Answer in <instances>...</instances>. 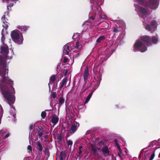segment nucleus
Wrapping results in <instances>:
<instances>
[{"label": "nucleus", "instance_id": "14", "mask_svg": "<svg viewBox=\"0 0 160 160\" xmlns=\"http://www.w3.org/2000/svg\"><path fill=\"white\" fill-rule=\"evenodd\" d=\"M67 80L68 78L67 77H65L62 80L61 82V85L60 87V90H61L62 89L63 87L64 86L66 85L67 82Z\"/></svg>", "mask_w": 160, "mask_h": 160}, {"label": "nucleus", "instance_id": "18", "mask_svg": "<svg viewBox=\"0 0 160 160\" xmlns=\"http://www.w3.org/2000/svg\"><path fill=\"white\" fill-rule=\"evenodd\" d=\"M89 75L88 70V69H85L83 74L84 79L87 80Z\"/></svg>", "mask_w": 160, "mask_h": 160}, {"label": "nucleus", "instance_id": "11", "mask_svg": "<svg viewBox=\"0 0 160 160\" xmlns=\"http://www.w3.org/2000/svg\"><path fill=\"white\" fill-rule=\"evenodd\" d=\"M44 128L41 126L38 127V134L39 137H41L44 133Z\"/></svg>", "mask_w": 160, "mask_h": 160}, {"label": "nucleus", "instance_id": "22", "mask_svg": "<svg viewBox=\"0 0 160 160\" xmlns=\"http://www.w3.org/2000/svg\"><path fill=\"white\" fill-rule=\"evenodd\" d=\"M56 79L55 75H52L50 78L49 80L51 83H54Z\"/></svg>", "mask_w": 160, "mask_h": 160}, {"label": "nucleus", "instance_id": "57", "mask_svg": "<svg viewBox=\"0 0 160 160\" xmlns=\"http://www.w3.org/2000/svg\"><path fill=\"white\" fill-rule=\"evenodd\" d=\"M97 148V149H98L99 151V150H101V149H100V148Z\"/></svg>", "mask_w": 160, "mask_h": 160}, {"label": "nucleus", "instance_id": "34", "mask_svg": "<svg viewBox=\"0 0 160 160\" xmlns=\"http://www.w3.org/2000/svg\"><path fill=\"white\" fill-rule=\"evenodd\" d=\"M139 2H140V4H142V5H143L145 7H147L148 6L147 5H144V0H138Z\"/></svg>", "mask_w": 160, "mask_h": 160}, {"label": "nucleus", "instance_id": "1", "mask_svg": "<svg viewBox=\"0 0 160 160\" xmlns=\"http://www.w3.org/2000/svg\"><path fill=\"white\" fill-rule=\"evenodd\" d=\"M1 52L3 57L0 55V89L3 98L7 101L8 104L12 108L15 109L13 105L15 100L14 96L15 91L13 86V81L8 77V69L6 68V58L9 52L8 46L4 44L0 48Z\"/></svg>", "mask_w": 160, "mask_h": 160}, {"label": "nucleus", "instance_id": "9", "mask_svg": "<svg viewBox=\"0 0 160 160\" xmlns=\"http://www.w3.org/2000/svg\"><path fill=\"white\" fill-rule=\"evenodd\" d=\"M139 10L140 12L143 15H150V12L148 10L142 7H140L139 8Z\"/></svg>", "mask_w": 160, "mask_h": 160}, {"label": "nucleus", "instance_id": "50", "mask_svg": "<svg viewBox=\"0 0 160 160\" xmlns=\"http://www.w3.org/2000/svg\"><path fill=\"white\" fill-rule=\"evenodd\" d=\"M84 83H85V84H86V83H87V80H85V79H84Z\"/></svg>", "mask_w": 160, "mask_h": 160}, {"label": "nucleus", "instance_id": "2", "mask_svg": "<svg viewBox=\"0 0 160 160\" xmlns=\"http://www.w3.org/2000/svg\"><path fill=\"white\" fill-rule=\"evenodd\" d=\"M140 38V40H137L134 44L133 50L144 52L147 50L146 46L151 45V38L150 36L145 35L141 36Z\"/></svg>", "mask_w": 160, "mask_h": 160}, {"label": "nucleus", "instance_id": "37", "mask_svg": "<svg viewBox=\"0 0 160 160\" xmlns=\"http://www.w3.org/2000/svg\"><path fill=\"white\" fill-rule=\"evenodd\" d=\"M27 148L28 150H29L28 152H29L32 151V148L31 145H28V146Z\"/></svg>", "mask_w": 160, "mask_h": 160}, {"label": "nucleus", "instance_id": "40", "mask_svg": "<svg viewBox=\"0 0 160 160\" xmlns=\"http://www.w3.org/2000/svg\"><path fill=\"white\" fill-rule=\"evenodd\" d=\"M68 61V58L66 57H64L63 58V62L65 63H66Z\"/></svg>", "mask_w": 160, "mask_h": 160}, {"label": "nucleus", "instance_id": "28", "mask_svg": "<svg viewBox=\"0 0 160 160\" xmlns=\"http://www.w3.org/2000/svg\"><path fill=\"white\" fill-rule=\"evenodd\" d=\"M45 154L49 157V152L48 149L46 148H45L43 150Z\"/></svg>", "mask_w": 160, "mask_h": 160}, {"label": "nucleus", "instance_id": "6", "mask_svg": "<svg viewBox=\"0 0 160 160\" xmlns=\"http://www.w3.org/2000/svg\"><path fill=\"white\" fill-rule=\"evenodd\" d=\"M79 126V124L78 122H75L73 123L72 125L69 130L70 133L72 134L74 133L77 130Z\"/></svg>", "mask_w": 160, "mask_h": 160}, {"label": "nucleus", "instance_id": "59", "mask_svg": "<svg viewBox=\"0 0 160 160\" xmlns=\"http://www.w3.org/2000/svg\"><path fill=\"white\" fill-rule=\"evenodd\" d=\"M50 83V82H49V83L48 84V86H49V88L50 87V85H49Z\"/></svg>", "mask_w": 160, "mask_h": 160}, {"label": "nucleus", "instance_id": "47", "mask_svg": "<svg viewBox=\"0 0 160 160\" xmlns=\"http://www.w3.org/2000/svg\"><path fill=\"white\" fill-rule=\"evenodd\" d=\"M82 152V151L81 150V149H79V151L78 152V154L79 155H80Z\"/></svg>", "mask_w": 160, "mask_h": 160}, {"label": "nucleus", "instance_id": "25", "mask_svg": "<svg viewBox=\"0 0 160 160\" xmlns=\"http://www.w3.org/2000/svg\"><path fill=\"white\" fill-rule=\"evenodd\" d=\"M59 104L61 105L64 103L65 100L62 97L58 99Z\"/></svg>", "mask_w": 160, "mask_h": 160}, {"label": "nucleus", "instance_id": "12", "mask_svg": "<svg viewBox=\"0 0 160 160\" xmlns=\"http://www.w3.org/2000/svg\"><path fill=\"white\" fill-rule=\"evenodd\" d=\"M59 118L56 115L53 116L52 118L51 122L54 125H56L58 122Z\"/></svg>", "mask_w": 160, "mask_h": 160}, {"label": "nucleus", "instance_id": "42", "mask_svg": "<svg viewBox=\"0 0 160 160\" xmlns=\"http://www.w3.org/2000/svg\"><path fill=\"white\" fill-rule=\"evenodd\" d=\"M57 139L60 140V141H62V137L61 135H59L58 136V137H57Z\"/></svg>", "mask_w": 160, "mask_h": 160}, {"label": "nucleus", "instance_id": "58", "mask_svg": "<svg viewBox=\"0 0 160 160\" xmlns=\"http://www.w3.org/2000/svg\"><path fill=\"white\" fill-rule=\"evenodd\" d=\"M100 29H101V30H105V29H104V28H102Z\"/></svg>", "mask_w": 160, "mask_h": 160}, {"label": "nucleus", "instance_id": "4", "mask_svg": "<svg viewBox=\"0 0 160 160\" xmlns=\"http://www.w3.org/2000/svg\"><path fill=\"white\" fill-rule=\"evenodd\" d=\"M94 79L97 81V85L94 87L95 89L97 88L100 85V82L102 80V75L100 73H98V74L95 73L94 76Z\"/></svg>", "mask_w": 160, "mask_h": 160}, {"label": "nucleus", "instance_id": "35", "mask_svg": "<svg viewBox=\"0 0 160 160\" xmlns=\"http://www.w3.org/2000/svg\"><path fill=\"white\" fill-rule=\"evenodd\" d=\"M67 143L68 146L70 145L71 146L72 144V142L71 140H67Z\"/></svg>", "mask_w": 160, "mask_h": 160}, {"label": "nucleus", "instance_id": "52", "mask_svg": "<svg viewBox=\"0 0 160 160\" xmlns=\"http://www.w3.org/2000/svg\"><path fill=\"white\" fill-rule=\"evenodd\" d=\"M18 0H10V1H12V2H14V1H18Z\"/></svg>", "mask_w": 160, "mask_h": 160}, {"label": "nucleus", "instance_id": "8", "mask_svg": "<svg viewBox=\"0 0 160 160\" xmlns=\"http://www.w3.org/2000/svg\"><path fill=\"white\" fill-rule=\"evenodd\" d=\"M101 150L102 153L105 157H106L109 155L110 152L107 146L103 147Z\"/></svg>", "mask_w": 160, "mask_h": 160}, {"label": "nucleus", "instance_id": "15", "mask_svg": "<svg viewBox=\"0 0 160 160\" xmlns=\"http://www.w3.org/2000/svg\"><path fill=\"white\" fill-rule=\"evenodd\" d=\"M92 150L93 152V154L96 156H97L98 154L97 152V148L93 145L91 146Z\"/></svg>", "mask_w": 160, "mask_h": 160}, {"label": "nucleus", "instance_id": "44", "mask_svg": "<svg viewBox=\"0 0 160 160\" xmlns=\"http://www.w3.org/2000/svg\"><path fill=\"white\" fill-rule=\"evenodd\" d=\"M9 136V133H7L6 135H5L4 138H8Z\"/></svg>", "mask_w": 160, "mask_h": 160}, {"label": "nucleus", "instance_id": "10", "mask_svg": "<svg viewBox=\"0 0 160 160\" xmlns=\"http://www.w3.org/2000/svg\"><path fill=\"white\" fill-rule=\"evenodd\" d=\"M63 48V52L66 55H69V52L70 51L69 45L66 44L64 46Z\"/></svg>", "mask_w": 160, "mask_h": 160}, {"label": "nucleus", "instance_id": "5", "mask_svg": "<svg viewBox=\"0 0 160 160\" xmlns=\"http://www.w3.org/2000/svg\"><path fill=\"white\" fill-rule=\"evenodd\" d=\"M148 4L151 9H155L158 7V0H150Z\"/></svg>", "mask_w": 160, "mask_h": 160}, {"label": "nucleus", "instance_id": "51", "mask_svg": "<svg viewBox=\"0 0 160 160\" xmlns=\"http://www.w3.org/2000/svg\"><path fill=\"white\" fill-rule=\"evenodd\" d=\"M92 85V83L91 82H90V85H89V87H88V86H87V88H88V89L90 87L91 85Z\"/></svg>", "mask_w": 160, "mask_h": 160}, {"label": "nucleus", "instance_id": "19", "mask_svg": "<svg viewBox=\"0 0 160 160\" xmlns=\"http://www.w3.org/2000/svg\"><path fill=\"white\" fill-rule=\"evenodd\" d=\"M82 47L81 44L78 41H77L76 43V46L74 47V48L81 50Z\"/></svg>", "mask_w": 160, "mask_h": 160}, {"label": "nucleus", "instance_id": "46", "mask_svg": "<svg viewBox=\"0 0 160 160\" xmlns=\"http://www.w3.org/2000/svg\"><path fill=\"white\" fill-rule=\"evenodd\" d=\"M90 18L93 20L95 19V17L94 16H91Z\"/></svg>", "mask_w": 160, "mask_h": 160}, {"label": "nucleus", "instance_id": "38", "mask_svg": "<svg viewBox=\"0 0 160 160\" xmlns=\"http://www.w3.org/2000/svg\"><path fill=\"white\" fill-rule=\"evenodd\" d=\"M156 22L155 20L152 21L151 23V25L152 26H154L156 24Z\"/></svg>", "mask_w": 160, "mask_h": 160}, {"label": "nucleus", "instance_id": "55", "mask_svg": "<svg viewBox=\"0 0 160 160\" xmlns=\"http://www.w3.org/2000/svg\"><path fill=\"white\" fill-rule=\"evenodd\" d=\"M3 132L2 131H0V136L1 135V133H3Z\"/></svg>", "mask_w": 160, "mask_h": 160}, {"label": "nucleus", "instance_id": "33", "mask_svg": "<svg viewBox=\"0 0 160 160\" xmlns=\"http://www.w3.org/2000/svg\"><path fill=\"white\" fill-rule=\"evenodd\" d=\"M155 151L153 152V153L151 155L150 158H149V160H152L154 158L155 156Z\"/></svg>", "mask_w": 160, "mask_h": 160}, {"label": "nucleus", "instance_id": "32", "mask_svg": "<svg viewBox=\"0 0 160 160\" xmlns=\"http://www.w3.org/2000/svg\"><path fill=\"white\" fill-rule=\"evenodd\" d=\"M46 116V113L45 111H42L41 113V116L42 118H44Z\"/></svg>", "mask_w": 160, "mask_h": 160}, {"label": "nucleus", "instance_id": "39", "mask_svg": "<svg viewBox=\"0 0 160 160\" xmlns=\"http://www.w3.org/2000/svg\"><path fill=\"white\" fill-rule=\"evenodd\" d=\"M34 127L33 126V124H32L30 125L29 127V130L30 132H31L32 131Z\"/></svg>", "mask_w": 160, "mask_h": 160}, {"label": "nucleus", "instance_id": "53", "mask_svg": "<svg viewBox=\"0 0 160 160\" xmlns=\"http://www.w3.org/2000/svg\"><path fill=\"white\" fill-rule=\"evenodd\" d=\"M88 89V88H87L84 90H83V92H85L86 90Z\"/></svg>", "mask_w": 160, "mask_h": 160}, {"label": "nucleus", "instance_id": "56", "mask_svg": "<svg viewBox=\"0 0 160 160\" xmlns=\"http://www.w3.org/2000/svg\"><path fill=\"white\" fill-rule=\"evenodd\" d=\"M118 155H119V156L120 157H121V154H120L118 153Z\"/></svg>", "mask_w": 160, "mask_h": 160}, {"label": "nucleus", "instance_id": "49", "mask_svg": "<svg viewBox=\"0 0 160 160\" xmlns=\"http://www.w3.org/2000/svg\"><path fill=\"white\" fill-rule=\"evenodd\" d=\"M83 148L82 145H81L79 146V149H81Z\"/></svg>", "mask_w": 160, "mask_h": 160}, {"label": "nucleus", "instance_id": "29", "mask_svg": "<svg viewBox=\"0 0 160 160\" xmlns=\"http://www.w3.org/2000/svg\"><path fill=\"white\" fill-rule=\"evenodd\" d=\"M145 29L148 31H151L152 30V28L150 25L147 24L145 27Z\"/></svg>", "mask_w": 160, "mask_h": 160}, {"label": "nucleus", "instance_id": "41", "mask_svg": "<svg viewBox=\"0 0 160 160\" xmlns=\"http://www.w3.org/2000/svg\"><path fill=\"white\" fill-rule=\"evenodd\" d=\"M80 55V53H78L75 55H74L73 56V57L74 58H77L79 55Z\"/></svg>", "mask_w": 160, "mask_h": 160}, {"label": "nucleus", "instance_id": "36", "mask_svg": "<svg viewBox=\"0 0 160 160\" xmlns=\"http://www.w3.org/2000/svg\"><path fill=\"white\" fill-rule=\"evenodd\" d=\"M52 96L53 99H55L56 97V92H53L52 94Z\"/></svg>", "mask_w": 160, "mask_h": 160}, {"label": "nucleus", "instance_id": "13", "mask_svg": "<svg viewBox=\"0 0 160 160\" xmlns=\"http://www.w3.org/2000/svg\"><path fill=\"white\" fill-rule=\"evenodd\" d=\"M37 148L39 152H41L43 149V147L39 141H37L35 143Z\"/></svg>", "mask_w": 160, "mask_h": 160}, {"label": "nucleus", "instance_id": "48", "mask_svg": "<svg viewBox=\"0 0 160 160\" xmlns=\"http://www.w3.org/2000/svg\"><path fill=\"white\" fill-rule=\"evenodd\" d=\"M107 17V16L106 15H104V17H102V16H101V18H106Z\"/></svg>", "mask_w": 160, "mask_h": 160}, {"label": "nucleus", "instance_id": "24", "mask_svg": "<svg viewBox=\"0 0 160 160\" xmlns=\"http://www.w3.org/2000/svg\"><path fill=\"white\" fill-rule=\"evenodd\" d=\"M28 27L26 26H21L20 28V29L21 30V31L22 32L23 31H26L28 29Z\"/></svg>", "mask_w": 160, "mask_h": 160}, {"label": "nucleus", "instance_id": "21", "mask_svg": "<svg viewBox=\"0 0 160 160\" xmlns=\"http://www.w3.org/2000/svg\"><path fill=\"white\" fill-rule=\"evenodd\" d=\"M2 0V3H3L5 1H6L7 3V8H8V9H9L8 7H10V8L11 7H12L13 6V3H9V1L10 0Z\"/></svg>", "mask_w": 160, "mask_h": 160}, {"label": "nucleus", "instance_id": "17", "mask_svg": "<svg viewBox=\"0 0 160 160\" xmlns=\"http://www.w3.org/2000/svg\"><path fill=\"white\" fill-rule=\"evenodd\" d=\"M66 156V155L65 152H61L60 154V160H63L64 159H65Z\"/></svg>", "mask_w": 160, "mask_h": 160}, {"label": "nucleus", "instance_id": "30", "mask_svg": "<svg viewBox=\"0 0 160 160\" xmlns=\"http://www.w3.org/2000/svg\"><path fill=\"white\" fill-rule=\"evenodd\" d=\"M114 142L115 144L118 147V148L119 150V151H121V149L120 148V147L119 146V145L118 144V140L116 139H115L114 140Z\"/></svg>", "mask_w": 160, "mask_h": 160}, {"label": "nucleus", "instance_id": "45", "mask_svg": "<svg viewBox=\"0 0 160 160\" xmlns=\"http://www.w3.org/2000/svg\"><path fill=\"white\" fill-rule=\"evenodd\" d=\"M68 70H66L65 71L64 73V76H66L67 75L68 73Z\"/></svg>", "mask_w": 160, "mask_h": 160}, {"label": "nucleus", "instance_id": "54", "mask_svg": "<svg viewBox=\"0 0 160 160\" xmlns=\"http://www.w3.org/2000/svg\"><path fill=\"white\" fill-rule=\"evenodd\" d=\"M69 136H70V135H69V133H68V134H67V135H66V137L67 138H68V137H69Z\"/></svg>", "mask_w": 160, "mask_h": 160}, {"label": "nucleus", "instance_id": "43", "mask_svg": "<svg viewBox=\"0 0 160 160\" xmlns=\"http://www.w3.org/2000/svg\"><path fill=\"white\" fill-rule=\"evenodd\" d=\"M57 82L56 84H54L53 86V88L56 89L57 87Z\"/></svg>", "mask_w": 160, "mask_h": 160}, {"label": "nucleus", "instance_id": "31", "mask_svg": "<svg viewBox=\"0 0 160 160\" xmlns=\"http://www.w3.org/2000/svg\"><path fill=\"white\" fill-rule=\"evenodd\" d=\"M119 32L118 27H114L113 28V32L114 33H117Z\"/></svg>", "mask_w": 160, "mask_h": 160}, {"label": "nucleus", "instance_id": "7", "mask_svg": "<svg viewBox=\"0 0 160 160\" xmlns=\"http://www.w3.org/2000/svg\"><path fill=\"white\" fill-rule=\"evenodd\" d=\"M1 20L3 24H2V27L5 29V31H7V28H8V22L6 21L5 19V15H4L2 17Z\"/></svg>", "mask_w": 160, "mask_h": 160}, {"label": "nucleus", "instance_id": "26", "mask_svg": "<svg viewBox=\"0 0 160 160\" xmlns=\"http://www.w3.org/2000/svg\"><path fill=\"white\" fill-rule=\"evenodd\" d=\"M158 41V39L154 37H152V42L154 44H156Z\"/></svg>", "mask_w": 160, "mask_h": 160}, {"label": "nucleus", "instance_id": "3", "mask_svg": "<svg viewBox=\"0 0 160 160\" xmlns=\"http://www.w3.org/2000/svg\"><path fill=\"white\" fill-rule=\"evenodd\" d=\"M12 40L16 43L21 44L22 42L23 39L20 38V36L18 31H13L11 33Z\"/></svg>", "mask_w": 160, "mask_h": 160}, {"label": "nucleus", "instance_id": "27", "mask_svg": "<svg viewBox=\"0 0 160 160\" xmlns=\"http://www.w3.org/2000/svg\"><path fill=\"white\" fill-rule=\"evenodd\" d=\"M102 24L103 25L102 27L107 28H108L109 26V24L106 22H102Z\"/></svg>", "mask_w": 160, "mask_h": 160}, {"label": "nucleus", "instance_id": "23", "mask_svg": "<svg viewBox=\"0 0 160 160\" xmlns=\"http://www.w3.org/2000/svg\"><path fill=\"white\" fill-rule=\"evenodd\" d=\"M3 32H4V29H3L2 30V31L1 34L2 35V37H1V42H2V43L3 44H4V40L5 39V37L4 36Z\"/></svg>", "mask_w": 160, "mask_h": 160}, {"label": "nucleus", "instance_id": "16", "mask_svg": "<svg viewBox=\"0 0 160 160\" xmlns=\"http://www.w3.org/2000/svg\"><path fill=\"white\" fill-rule=\"evenodd\" d=\"M105 37L104 35H102L99 37L97 40L96 42L98 43H100L102 42L104 40Z\"/></svg>", "mask_w": 160, "mask_h": 160}, {"label": "nucleus", "instance_id": "20", "mask_svg": "<svg viewBox=\"0 0 160 160\" xmlns=\"http://www.w3.org/2000/svg\"><path fill=\"white\" fill-rule=\"evenodd\" d=\"M94 91H92V92L88 95V96L86 98V100L85 102V104L87 103L90 100V98H91L92 96V93Z\"/></svg>", "mask_w": 160, "mask_h": 160}]
</instances>
